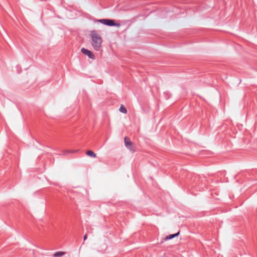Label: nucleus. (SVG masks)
Instances as JSON below:
<instances>
[{"mask_svg": "<svg viewBox=\"0 0 257 257\" xmlns=\"http://www.w3.org/2000/svg\"><path fill=\"white\" fill-rule=\"evenodd\" d=\"M102 41L101 37L97 33H92L91 44L95 50H100Z\"/></svg>", "mask_w": 257, "mask_h": 257, "instance_id": "nucleus-1", "label": "nucleus"}, {"mask_svg": "<svg viewBox=\"0 0 257 257\" xmlns=\"http://www.w3.org/2000/svg\"><path fill=\"white\" fill-rule=\"evenodd\" d=\"M97 22L103 24L104 25L112 27L116 26L118 27L120 26L119 24L115 23V21L112 19H103L97 20Z\"/></svg>", "mask_w": 257, "mask_h": 257, "instance_id": "nucleus-2", "label": "nucleus"}, {"mask_svg": "<svg viewBox=\"0 0 257 257\" xmlns=\"http://www.w3.org/2000/svg\"><path fill=\"white\" fill-rule=\"evenodd\" d=\"M124 144L125 147L131 152H135L136 151V147L133 143L131 141L129 138L125 137Z\"/></svg>", "mask_w": 257, "mask_h": 257, "instance_id": "nucleus-3", "label": "nucleus"}, {"mask_svg": "<svg viewBox=\"0 0 257 257\" xmlns=\"http://www.w3.org/2000/svg\"><path fill=\"white\" fill-rule=\"evenodd\" d=\"M81 51L84 55H87L89 58L94 59L95 56L93 54V53L89 50L86 49L85 48H82Z\"/></svg>", "mask_w": 257, "mask_h": 257, "instance_id": "nucleus-4", "label": "nucleus"}, {"mask_svg": "<svg viewBox=\"0 0 257 257\" xmlns=\"http://www.w3.org/2000/svg\"><path fill=\"white\" fill-rule=\"evenodd\" d=\"M86 154L88 156L92 157V158H95L96 157V154L93 152H92V151H90V150L87 151L86 152Z\"/></svg>", "mask_w": 257, "mask_h": 257, "instance_id": "nucleus-5", "label": "nucleus"}, {"mask_svg": "<svg viewBox=\"0 0 257 257\" xmlns=\"http://www.w3.org/2000/svg\"><path fill=\"white\" fill-rule=\"evenodd\" d=\"M65 254V252L63 251H58L56 252L54 254V257H60Z\"/></svg>", "mask_w": 257, "mask_h": 257, "instance_id": "nucleus-6", "label": "nucleus"}, {"mask_svg": "<svg viewBox=\"0 0 257 257\" xmlns=\"http://www.w3.org/2000/svg\"><path fill=\"white\" fill-rule=\"evenodd\" d=\"M179 233L178 232L177 233H176V234H171V235H168V236H167L166 237L165 239L166 240L171 239L174 238V237H176V236H178Z\"/></svg>", "mask_w": 257, "mask_h": 257, "instance_id": "nucleus-7", "label": "nucleus"}, {"mask_svg": "<svg viewBox=\"0 0 257 257\" xmlns=\"http://www.w3.org/2000/svg\"><path fill=\"white\" fill-rule=\"evenodd\" d=\"M119 111L123 113H127V110L126 108L122 105H121L119 108Z\"/></svg>", "mask_w": 257, "mask_h": 257, "instance_id": "nucleus-8", "label": "nucleus"}, {"mask_svg": "<svg viewBox=\"0 0 257 257\" xmlns=\"http://www.w3.org/2000/svg\"><path fill=\"white\" fill-rule=\"evenodd\" d=\"M87 234H85L84 236V240H86L87 239Z\"/></svg>", "mask_w": 257, "mask_h": 257, "instance_id": "nucleus-9", "label": "nucleus"}, {"mask_svg": "<svg viewBox=\"0 0 257 257\" xmlns=\"http://www.w3.org/2000/svg\"><path fill=\"white\" fill-rule=\"evenodd\" d=\"M68 153H74L75 151H68Z\"/></svg>", "mask_w": 257, "mask_h": 257, "instance_id": "nucleus-10", "label": "nucleus"}, {"mask_svg": "<svg viewBox=\"0 0 257 257\" xmlns=\"http://www.w3.org/2000/svg\"><path fill=\"white\" fill-rule=\"evenodd\" d=\"M90 32L93 33V32H96V31L95 30H93V31H91Z\"/></svg>", "mask_w": 257, "mask_h": 257, "instance_id": "nucleus-11", "label": "nucleus"}]
</instances>
